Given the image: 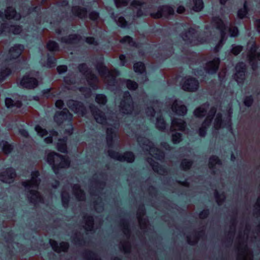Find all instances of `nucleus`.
Wrapping results in <instances>:
<instances>
[{
    "label": "nucleus",
    "mask_w": 260,
    "mask_h": 260,
    "mask_svg": "<svg viewBox=\"0 0 260 260\" xmlns=\"http://www.w3.org/2000/svg\"><path fill=\"white\" fill-rule=\"evenodd\" d=\"M243 227H241L237 238V249L238 250L237 260H252V254L251 250L248 248L246 242L250 238L252 240L253 237L255 238L254 233L250 235L249 226L245 225L242 233Z\"/></svg>",
    "instance_id": "nucleus-1"
},
{
    "label": "nucleus",
    "mask_w": 260,
    "mask_h": 260,
    "mask_svg": "<svg viewBox=\"0 0 260 260\" xmlns=\"http://www.w3.org/2000/svg\"><path fill=\"white\" fill-rule=\"evenodd\" d=\"M45 160L56 174L59 173L60 169L69 168L71 164L69 156L62 155L55 151H49L46 155Z\"/></svg>",
    "instance_id": "nucleus-2"
},
{
    "label": "nucleus",
    "mask_w": 260,
    "mask_h": 260,
    "mask_svg": "<svg viewBox=\"0 0 260 260\" xmlns=\"http://www.w3.org/2000/svg\"><path fill=\"white\" fill-rule=\"evenodd\" d=\"M39 175V173L38 171L33 172L31 174V178L30 180L22 182L23 186L30 189L29 194H28V198L30 202L34 204L42 203L43 201L40 193L37 190L32 189L37 188L40 183V180L37 179Z\"/></svg>",
    "instance_id": "nucleus-3"
},
{
    "label": "nucleus",
    "mask_w": 260,
    "mask_h": 260,
    "mask_svg": "<svg viewBox=\"0 0 260 260\" xmlns=\"http://www.w3.org/2000/svg\"><path fill=\"white\" fill-rule=\"evenodd\" d=\"M96 69L105 83L109 86L115 85V78L119 75L117 71L114 69H109L102 63H97Z\"/></svg>",
    "instance_id": "nucleus-4"
},
{
    "label": "nucleus",
    "mask_w": 260,
    "mask_h": 260,
    "mask_svg": "<svg viewBox=\"0 0 260 260\" xmlns=\"http://www.w3.org/2000/svg\"><path fill=\"white\" fill-rule=\"evenodd\" d=\"M137 141L143 150L149 151L151 155L158 160H162L165 158V154L160 150L154 147L152 142L145 137H140Z\"/></svg>",
    "instance_id": "nucleus-5"
},
{
    "label": "nucleus",
    "mask_w": 260,
    "mask_h": 260,
    "mask_svg": "<svg viewBox=\"0 0 260 260\" xmlns=\"http://www.w3.org/2000/svg\"><path fill=\"white\" fill-rule=\"evenodd\" d=\"M134 103L129 92H124L120 105L119 111L125 114H130L134 110Z\"/></svg>",
    "instance_id": "nucleus-6"
},
{
    "label": "nucleus",
    "mask_w": 260,
    "mask_h": 260,
    "mask_svg": "<svg viewBox=\"0 0 260 260\" xmlns=\"http://www.w3.org/2000/svg\"><path fill=\"white\" fill-rule=\"evenodd\" d=\"M78 68L80 72L85 76L90 86L93 88H96L98 86V79L88 68L87 64L84 63L80 64Z\"/></svg>",
    "instance_id": "nucleus-7"
},
{
    "label": "nucleus",
    "mask_w": 260,
    "mask_h": 260,
    "mask_svg": "<svg viewBox=\"0 0 260 260\" xmlns=\"http://www.w3.org/2000/svg\"><path fill=\"white\" fill-rule=\"evenodd\" d=\"M216 112L217 108L213 106L210 108L208 112L207 115L203 122L201 126L199 128V134L200 136L204 137L205 136L206 129L210 125Z\"/></svg>",
    "instance_id": "nucleus-8"
},
{
    "label": "nucleus",
    "mask_w": 260,
    "mask_h": 260,
    "mask_svg": "<svg viewBox=\"0 0 260 260\" xmlns=\"http://www.w3.org/2000/svg\"><path fill=\"white\" fill-rule=\"evenodd\" d=\"M198 37L197 31L192 27L189 28L186 32L182 35L183 39L192 45H198L203 43V42L198 40Z\"/></svg>",
    "instance_id": "nucleus-9"
},
{
    "label": "nucleus",
    "mask_w": 260,
    "mask_h": 260,
    "mask_svg": "<svg viewBox=\"0 0 260 260\" xmlns=\"http://www.w3.org/2000/svg\"><path fill=\"white\" fill-rule=\"evenodd\" d=\"M20 85L25 88L33 89L39 85L38 80L30 74L25 75L20 81Z\"/></svg>",
    "instance_id": "nucleus-10"
},
{
    "label": "nucleus",
    "mask_w": 260,
    "mask_h": 260,
    "mask_svg": "<svg viewBox=\"0 0 260 260\" xmlns=\"http://www.w3.org/2000/svg\"><path fill=\"white\" fill-rule=\"evenodd\" d=\"M174 13V11L172 7L169 6H162L158 8L156 13H151L150 16L154 19H158L163 16L167 17Z\"/></svg>",
    "instance_id": "nucleus-11"
},
{
    "label": "nucleus",
    "mask_w": 260,
    "mask_h": 260,
    "mask_svg": "<svg viewBox=\"0 0 260 260\" xmlns=\"http://www.w3.org/2000/svg\"><path fill=\"white\" fill-rule=\"evenodd\" d=\"M16 174L14 169L7 168L0 172V180L6 183H11L14 181Z\"/></svg>",
    "instance_id": "nucleus-12"
},
{
    "label": "nucleus",
    "mask_w": 260,
    "mask_h": 260,
    "mask_svg": "<svg viewBox=\"0 0 260 260\" xmlns=\"http://www.w3.org/2000/svg\"><path fill=\"white\" fill-rule=\"evenodd\" d=\"M199 82L194 78H185L182 84V87L183 90L188 91H194L198 88Z\"/></svg>",
    "instance_id": "nucleus-13"
},
{
    "label": "nucleus",
    "mask_w": 260,
    "mask_h": 260,
    "mask_svg": "<svg viewBox=\"0 0 260 260\" xmlns=\"http://www.w3.org/2000/svg\"><path fill=\"white\" fill-rule=\"evenodd\" d=\"M220 62L219 58L215 57L212 60H210L206 63L204 70L209 74H215L218 69Z\"/></svg>",
    "instance_id": "nucleus-14"
},
{
    "label": "nucleus",
    "mask_w": 260,
    "mask_h": 260,
    "mask_svg": "<svg viewBox=\"0 0 260 260\" xmlns=\"http://www.w3.org/2000/svg\"><path fill=\"white\" fill-rule=\"evenodd\" d=\"M68 107L75 112L84 115L86 113V110L82 103L74 100H70L68 102Z\"/></svg>",
    "instance_id": "nucleus-15"
},
{
    "label": "nucleus",
    "mask_w": 260,
    "mask_h": 260,
    "mask_svg": "<svg viewBox=\"0 0 260 260\" xmlns=\"http://www.w3.org/2000/svg\"><path fill=\"white\" fill-rule=\"evenodd\" d=\"M186 126L185 122L181 119L173 118L172 120L170 130L171 132L184 131Z\"/></svg>",
    "instance_id": "nucleus-16"
},
{
    "label": "nucleus",
    "mask_w": 260,
    "mask_h": 260,
    "mask_svg": "<svg viewBox=\"0 0 260 260\" xmlns=\"http://www.w3.org/2000/svg\"><path fill=\"white\" fill-rule=\"evenodd\" d=\"M72 117V115L67 109L65 108L62 111L56 113L54 116V120L58 125H60L63 123L64 120L71 119Z\"/></svg>",
    "instance_id": "nucleus-17"
},
{
    "label": "nucleus",
    "mask_w": 260,
    "mask_h": 260,
    "mask_svg": "<svg viewBox=\"0 0 260 260\" xmlns=\"http://www.w3.org/2000/svg\"><path fill=\"white\" fill-rule=\"evenodd\" d=\"M212 23L220 31L221 38H224L225 35L226 26L223 21L220 18L215 17L212 18Z\"/></svg>",
    "instance_id": "nucleus-18"
},
{
    "label": "nucleus",
    "mask_w": 260,
    "mask_h": 260,
    "mask_svg": "<svg viewBox=\"0 0 260 260\" xmlns=\"http://www.w3.org/2000/svg\"><path fill=\"white\" fill-rule=\"evenodd\" d=\"M90 108L92 114L96 122L102 124H105L106 118L104 113L96 107H90Z\"/></svg>",
    "instance_id": "nucleus-19"
},
{
    "label": "nucleus",
    "mask_w": 260,
    "mask_h": 260,
    "mask_svg": "<svg viewBox=\"0 0 260 260\" xmlns=\"http://www.w3.org/2000/svg\"><path fill=\"white\" fill-rule=\"evenodd\" d=\"M50 243L52 249L57 253L67 251L69 247V244L64 242L60 243L59 246L56 241L53 240H50Z\"/></svg>",
    "instance_id": "nucleus-20"
},
{
    "label": "nucleus",
    "mask_w": 260,
    "mask_h": 260,
    "mask_svg": "<svg viewBox=\"0 0 260 260\" xmlns=\"http://www.w3.org/2000/svg\"><path fill=\"white\" fill-rule=\"evenodd\" d=\"M172 110L177 114L180 115H184L186 114L187 111L186 107L184 105H182L177 101H175L173 102L172 105Z\"/></svg>",
    "instance_id": "nucleus-21"
},
{
    "label": "nucleus",
    "mask_w": 260,
    "mask_h": 260,
    "mask_svg": "<svg viewBox=\"0 0 260 260\" xmlns=\"http://www.w3.org/2000/svg\"><path fill=\"white\" fill-rule=\"evenodd\" d=\"M81 39L80 35L72 34L68 36L62 37L60 42L68 44H74L78 43Z\"/></svg>",
    "instance_id": "nucleus-22"
},
{
    "label": "nucleus",
    "mask_w": 260,
    "mask_h": 260,
    "mask_svg": "<svg viewBox=\"0 0 260 260\" xmlns=\"http://www.w3.org/2000/svg\"><path fill=\"white\" fill-rule=\"evenodd\" d=\"M147 161L151 166L154 172L161 175H166L168 174V171L165 169L160 166L157 162H155L152 158H148Z\"/></svg>",
    "instance_id": "nucleus-23"
},
{
    "label": "nucleus",
    "mask_w": 260,
    "mask_h": 260,
    "mask_svg": "<svg viewBox=\"0 0 260 260\" xmlns=\"http://www.w3.org/2000/svg\"><path fill=\"white\" fill-rule=\"evenodd\" d=\"M209 106V104L206 103L201 105L194 110L193 112L194 115L198 118H203L206 114L207 115Z\"/></svg>",
    "instance_id": "nucleus-24"
},
{
    "label": "nucleus",
    "mask_w": 260,
    "mask_h": 260,
    "mask_svg": "<svg viewBox=\"0 0 260 260\" xmlns=\"http://www.w3.org/2000/svg\"><path fill=\"white\" fill-rule=\"evenodd\" d=\"M22 48H23V46L19 45H15L11 48L9 52L10 59L18 58L22 53Z\"/></svg>",
    "instance_id": "nucleus-25"
},
{
    "label": "nucleus",
    "mask_w": 260,
    "mask_h": 260,
    "mask_svg": "<svg viewBox=\"0 0 260 260\" xmlns=\"http://www.w3.org/2000/svg\"><path fill=\"white\" fill-rule=\"evenodd\" d=\"M5 17L7 19H14L16 20L21 18V15L17 14L15 9L12 7H8L5 10Z\"/></svg>",
    "instance_id": "nucleus-26"
},
{
    "label": "nucleus",
    "mask_w": 260,
    "mask_h": 260,
    "mask_svg": "<svg viewBox=\"0 0 260 260\" xmlns=\"http://www.w3.org/2000/svg\"><path fill=\"white\" fill-rule=\"evenodd\" d=\"M72 12L74 15L81 19L85 18L87 15L86 9L79 6L73 7L72 8Z\"/></svg>",
    "instance_id": "nucleus-27"
},
{
    "label": "nucleus",
    "mask_w": 260,
    "mask_h": 260,
    "mask_svg": "<svg viewBox=\"0 0 260 260\" xmlns=\"http://www.w3.org/2000/svg\"><path fill=\"white\" fill-rule=\"evenodd\" d=\"M73 193L79 201H83L85 199V193L78 184H75L73 186Z\"/></svg>",
    "instance_id": "nucleus-28"
},
{
    "label": "nucleus",
    "mask_w": 260,
    "mask_h": 260,
    "mask_svg": "<svg viewBox=\"0 0 260 260\" xmlns=\"http://www.w3.org/2000/svg\"><path fill=\"white\" fill-rule=\"evenodd\" d=\"M145 3L139 0H134L131 3V7L133 10H137V15L140 17L143 15V12L141 8L143 7Z\"/></svg>",
    "instance_id": "nucleus-29"
},
{
    "label": "nucleus",
    "mask_w": 260,
    "mask_h": 260,
    "mask_svg": "<svg viewBox=\"0 0 260 260\" xmlns=\"http://www.w3.org/2000/svg\"><path fill=\"white\" fill-rule=\"evenodd\" d=\"M67 138L64 137L63 139H59L56 144V149L58 151L62 152H68V148L67 145Z\"/></svg>",
    "instance_id": "nucleus-30"
},
{
    "label": "nucleus",
    "mask_w": 260,
    "mask_h": 260,
    "mask_svg": "<svg viewBox=\"0 0 260 260\" xmlns=\"http://www.w3.org/2000/svg\"><path fill=\"white\" fill-rule=\"evenodd\" d=\"M106 142L109 147H111L113 145V138L115 136V134L112 127H108L106 131Z\"/></svg>",
    "instance_id": "nucleus-31"
},
{
    "label": "nucleus",
    "mask_w": 260,
    "mask_h": 260,
    "mask_svg": "<svg viewBox=\"0 0 260 260\" xmlns=\"http://www.w3.org/2000/svg\"><path fill=\"white\" fill-rule=\"evenodd\" d=\"M5 104L8 108H12L16 107L20 108L22 106V103L20 101H14L11 98H6L5 100Z\"/></svg>",
    "instance_id": "nucleus-32"
},
{
    "label": "nucleus",
    "mask_w": 260,
    "mask_h": 260,
    "mask_svg": "<svg viewBox=\"0 0 260 260\" xmlns=\"http://www.w3.org/2000/svg\"><path fill=\"white\" fill-rule=\"evenodd\" d=\"M84 219L85 222V229L87 231H91L93 226V219L92 216H84Z\"/></svg>",
    "instance_id": "nucleus-33"
},
{
    "label": "nucleus",
    "mask_w": 260,
    "mask_h": 260,
    "mask_svg": "<svg viewBox=\"0 0 260 260\" xmlns=\"http://www.w3.org/2000/svg\"><path fill=\"white\" fill-rule=\"evenodd\" d=\"M193 164V161L189 159H183L180 164V167L182 170L187 171L191 168Z\"/></svg>",
    "instance_id": "nucleus-34"
},
{
    "label": "nucleus",
    "mask_w": 260,
    "mask_h": 260,
    "mask_svg": "<svg viewBox=\"0 0 260 260\" xmlns=\"http://www.w3.org/2000/svg\"><path fill=\"white\" fill-rule=\"evenodd\" d=\"M216 165H221V162L217 156H212L209 158V167L210 169H213Z\"/></svg>",
    "instance_id": "nucleus-35"
},
{
    "label": "nucleus",
    "mask_w": 260,
    "mask_h": 260,
    "mask_svg": "<svg viewBox=\"0 0 260 260\" xmlns=\"http://www.w3.org/2000/svg\"><path fill=\"white\" fill-rule=\"evenodd\" d=\"M215 116V118L214 121V127L216 129H219L222 123V114L220 113H218Z\"/></svg>",
    "instance_id": "nucleus-36"
},
{
    "label": "nucleus",
    "mask_w": 260,
    "mask_h": 260,
    "mask_svg": "<svg viewBox=\"0 0 260 260\" xmlns=\"http://www.w3.org/2000/svg\"><path fill=\"white\" fill-rule=\"evenodd\" d=\"M108 155L112 158L119 160L120 161H123V158L122 154H120L118 152H116L113 150H109L108 151Z\"/></svg>",
    "instance_id": "nucleus-37"
},
{
    "label": "nucleus",
    "mask_w": 260,
    "mask_h": 260,
    "mask_svg": "<svg viewBox=\"0 0 260 260\" xmlns=\"http://www.w3.org/2000/svg\"><path fill=\"white\" fill-rule=\"evenodd\" d=\"M135 72L142 74L145 71L144 64L142 62H138L134 63L133 66Z\"/></svg>",
    "instance_id": "nucleus-38"
},
{
    "label": "nucleus",
    "mask_w": 260,
    "mask_h": 260,
    "mask_svg": "<svg viewBox=\"0 0 260 260\" xmlns=\"http://www.w3.org/2000/svg\"><path fill=\"white\" fill-rule=\"evenodd\" d=\"M121 226L123 231V233L125 236V237L128 239L129 237L130 232L128 228V224L126 221L125 220H121L120 221Z\"/></svg>",
    "instance_id": "nucleus-39"
},
{
    "label": "nucleus",
    "mask_w": 260,
    "mask_h": 260,
    "mask_svg": "<svg viewBox=\"0 0 260 260\" xmlns=\"http://www.w3.org/2000/svg\"><path fill=\"white\" fill-rule=\"evenodd\" d=\"M47 48L50 51H57L59 48L58 44L53 41H49L47 44Z\"/></svg>",
    "instance_id": "nucleus-40"
},
{
    "label": "nucleus",
    "mask_w": 260,
    "mask_h": 260,
    "mask_svg": "<svg viewBox=\"0 0 260 260\" xmlns=\"http://www.w3.org/2000/svg\"><path fill=\"white\" fill-rule=\"evenodd\" d=\"M122 157L123 159V161H126L128 162H132L135 159L134 155L133 153L130 152H126L123 154H122Z\"/></svg>",
    "instance_id": "nucleus-41"
},
{
    "label": "nucleus",
    "mask_w": 260,
    "mask_h": 260,
    "mask_svg": "<svg viewBox=\"0 0 260 260\" xmlns=\"http://www.w3.org/2000/svg\"><path fill=\"white\" fill-rule=\"evenodd\" d=\"M156 126V127L160 131H162L166 128V124L165 121L160 116L157 118Z\"/></svg>",
    "instance_id": "nucleus-42"
},
{
    "label": "nucleus",
    "mask_w": 260,
    "mask_h": 260,
    "mask_svg": "<svg viewBox=\"0 0 260 260\" xmlns=\"http://www.w3.org/2000/svg\"><path fill=\"white\" fill-rule=\"evenodd\" d=\"M194 6L193 7V10L196 12H199L202 10L203 8V3L202 0H193Z\"/></svg>",
    "instance_id": "nucleus-43"
},
{
    "label": "nucleus",
    "mask_w": 260,
    "mask_h": 260,
    "mask_svg": "<svg viewBox=\"0 0 260 260\" xmlns=\"http://www.w3.org/2000/svg\"><path fill=\"white\" fill-rule=\"evenodd\" d=\"M126 85L129 90H135L138 87V84L134 81L127 80L126 81Z\"/></svg>",
    "instance_id": "nucleus-44"
},
{
    "label": "nucleus",
    "mask_w": 260,
    "mask_h": 260,
    "mask_svg": "<svg viewBox=\"0 0 260 260\" xmlns=\"http://www.w3.org/2000/svg\"><path fill=\"white\" fill-rule=\"evenodd\" d=\"M245 72H236L234 78L238 83H242L245 78Z\"/></svg>",
    "instance_id": "nucleus-45"
},
{
    "label": "nucleus",
    "mask_w": 260,
    "mask_h": 260,
    "mask_svg": "<svg viewBox=\"0 0 260 260\" xmlns=\"http://www.w3.org/2000/svg\"><path fill=\"white\" fill-rule=\"evenodd\" d=\"M9 30L14 34L17 35L21 32L22 28L19 25H10L9 27Z\"/></svg>",
    "instance_id": "nucleus-46"
},
{
    "label": "nucleus",
    "mask_w": 260,
    "mask_h": 260,
    "mask_svg": "<svg viewBox=\"0 0 260 260\" xmlns=\"http://www.w3.org/2000/svg\"><path fill=\"white\" fill-rule=\"evenodd\" d=\"M62 202L64 207H67L69 201V194L66 191H63L61 193Z\"/></svg>",
    "instance_id": "nucleus-47"
},
{
    "label": "nucleus",
    "mask_w": 260,
    "mask_h": 260,
    "mask_svg": "<svg viewBox=\"0 0 260 260\" xmlns=\"http://www.w3.org/2000/svg\"><path fill=\"white\" fill-rule=\"evenodd\" d=\"M11 70L9 68L1 70L0 71V82L3 81L5 78L11 73Z\"/></svg>",
    "instance_id": "nucleus-48"
},
{
    "label": "nucleus",
    "mask_w": 260,
    "mask_h": 260,
    "mask_svg": "<svg viewBox=\"0 0 260 260\" xmlns=\"http://www.w3.org/2000/svg\"><path fill=\"white\" fill-rule=\"evenodd\" d=\"M13 149V146L8 142H3V150L5 154L10 153L12 151Z\"/></svg>",
    "instance_id": "nucleus-49"
},
{
    "label": "nucleus",
    "mask_w": 260,
    "mask_h": 260,
    "mask_svg": "<svg viewBox=\"0 0 260 260\" xmlns=\"http://www.w3.org/2000/svg\"><path fill=\"white\" fill-rule=\"evenodd\" d=\"M182 135L180 133H175L172 135V141L174 144H177L182 141Z\"/></svg>",
    "instance_id": "nucleus-50"
},
{
    "label": "nucleus",
    "mask_w": 260,
    "mask_h": 260,
    "mask_svg": "<svg viewBox=\"0 0 260 260\" xmlns=\"http://www.w3.org/2000/svg\"><path fill=\"white\" fill-rule=\"evenodd\" d=\"M95 101L99 104L105 105L107 102L106 96L104 94H98L95 97Z\"/></svg>",
    "instance_id": "nucleus-51"
},
{
    "label": "nucleus",
    "mask_w": 260,
    "mask_h": 260,
    "mask_svg": "<svg viewBox=\"0 0 260 260\" xmlns=\"http://www.w3.org/2000/svg\"><path fill=\"white\" fill-rule=\"evenodd\" d=\"M254 215L256 216L260 215V196L258 197L257 202L254 206Z\"/></svg>",
    "instance_id": "nucleus-52"
},
{
    "label": "nucleus",
    "mask_w": 260,
    "mask_h": 260,
    "mask_svg": "<svg viewBox=\"0 0 260 260\" xmlns=\"http://www.w3.org/2000/svg\"><path fill=\"white\" fill-rule=\"evenodd\" d=\"M246 69V65L243 62H239L237 63L235 67L236 72H245Z\"/></svg>",
    "instance_id": "nucleus-53"
},
{
    "label": "nucleus",
    "mask_w": 260,
    "mask_h": 260,
    "mask_svg": "<svg viewBox=\"0 0 260 260\" xmlns=\"http://www.w3.org/2000/svg\"><path fill=\"white\" fill-rule=\"evenodd\" d=\"M215 198H216V202H217V204L219 205L221 204L225 199V195L223 194L219 195L218 194L217 191L216 190H215Z\"/></svg>",
    "instance_id": "nucleus-54"
},
{
    "label": "nucleus",
    "mask_w": 260,
    "mask_h": 260,
    "mask_svg": "<svg viewBox=\"0 0 260 260\" xmlns=\"http://www.w3.org/2000/svg\"><path fill=\"white\" fill-rule=\"evenodd\" d=\"M242 50L243 47L242 46H233L231 52L234 55H237L242 51Z\"/></svg>",
    "instance_id": "nucleus-55"
},
{
    "label": "nucleus",
    "mask_w": 260,
    "mask_h": 260,
    "mask_svg": "<svg viewBox=\"0 0 260 260\" xmlns=\"http://www.w3.org/2000/svg\"><path fill=\"white\" fill-rule=\"evenodd\" d=\"M85 256L88 260H101L98 257V256L95 253L91 251L87 252L85 254Z\"/></svg>",
    "instance_id": "nucleus-56"
},
{
    "label": "nucleus",
    "mask_w": 260,
    "mask_h": 260,
    "mask_svg": "<svg viewBox=\"0 0 260 260\" xmlns=\"http://www.w3.org/2000/svg\"><path fill=\"white\" fill-rule=\"evenodd\" d=\"M35 130L41 136L43 137L47 135L48 132L45 129H43L40 125H37L35 127Z\"/></svg>",
    "instance_id": "nucleus-57"
},
{
    "label": "nucleus",
    "mask_w": 260,
    "mask_h": 260,
    "mask_svg": "<svg viewBox=\"0 0 260 260\" xmlns=\"http://www.w3.org/2000/svg\"><path fill=\"white\" fill-rule=\"evenodd\" d=\"M145 215V209L143 205L140 206L138 209L137 216L138 219L142 218Z\"/></svg>",
    "instance_id": "nucleus-58"
},
{
    "label": "nucleus",
    "mask_w": 260,
    "mask_h": 260,
    "mask_svg": "<svg viewBox=\"0 0 260 260\" xmlns=\"http://www.w3.org/2000/svg\"><path fill=\"white\" fill-rule=\"evenodd\" d=\"M129 0H115L116 6L117 8L126 6L128 5Z\"/></svg>",
    "instance_id": "nucleus-59"
},
{
    "label": "nucleus",
    "mask_w": 260,
    "mask_h": 260,
    "mask_svg": "<svg viewBox=\"0 0 260 260\" xmlns=\"http://www.w3.org/2000/svg\"><path fill=\"white\" fill-rule=\"evenodd\" d=\"M229 32L231 37H236L238 35V29L236 26H230L229 28Z\"/></svg>",
    "instance_id": "nucleus-60"
},
{
    "label": "nucleus",
    "mask_w": 260,
    "mask_h": 260,
    "mask_svg": "<svg viewBox=\"0 0 260 260\" xmlns=\"http://www.w3.org/2000/svg\"><path fill=\"white\" fill-rule=\"evenodd\" d=\"M120 244L124 253H128L130 251L131 246L128 242H125L124 243H122L121 242Z\"/></svg>",
    "instance_id": "nucleus-61"
},
{
    "label": "nucleus",
    "mask_w": 260,
    "mask_h": 260,
    "mask_svg": "<svg viewBox=\"0 0 260 260\" xmlns=\"http://www.w3.org/2000/svg\"><path fill=\"white\" fill-rule=\"evenodd\" d=\"M140 226L142 229H145L147 228L148 221L144 218L138 219Z\"/></svg>",
    "instance_id": "nucleus-62"
},
{
    "label": "nucleus",
    "mask_w": 260,
    "mask_h": 260,
    "mask_svg": "<svg viewBox=\"0 0 260 260\" xmlns=\"http://www.w3.org/2000/svg\"><path fill=\"white\" fill-rule=\"evenodd\" d=\"M146 113L148 116L151 117H154L155 115V112L153 107H148L146 110Z\"/></svg>",
    "instance_id": "nucleus-63"
},
{
    "label": "nucleus",
    "mask_w": 260,
    "mask_h": 260,
    "mask_svg": "<svg viewBox=\"0 0 260 260\" xmlns=\"http://www.w3.org/2000/svg\"><path fill=\"white\" fill-rule=\"evenodd\" d=\"M117 23L119 26L124 27L126 26L127 22L124 17H120L118 19Z\"/></svg>",
    "instance_id": "nucleus-64"
}]
</instances>
